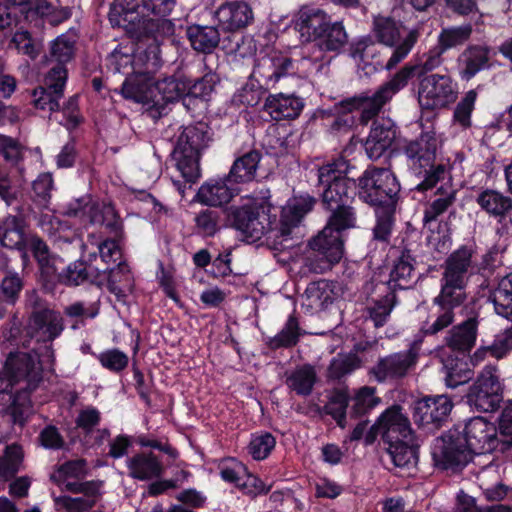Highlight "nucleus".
<instances>
[{"label": "nucleus", "mask_w": 512, "mask_h": 512, "mask_svg": "<svg viewBox=\"0 0 512 512\" xmlns=\"http://www.w3.org/2000/svg\"><path fill=\"white\" fill-rule=\"evenodd\" d=\"M347 164L343 159L328 163L318 169V184L323 187L322 202L332 211L326 226L310 242L314 251L326 261L315 272H323L337 263L344 253V232L356 225V214L350 205L355 190V182L346 176Z\"/></svg>", "instance_id": "f257e3e1"}, {"label": "nucleus", "mask_w": 512, "mask_h": 512, "mask_svg": "<svg viewBox=\"0 0 512 512\" xmlns=\"http://www.w3.org/2000/svg\"><path fill=\"white\" fill-rule=\"evenodd\" d=\"M474 268L472 250L465 246L448 256L443 265L440 293L433 299L438 311L431 323L422 324L420 331L423 335H436L454 322V309L466 299V286Z\"/></svg>", "instance_id": "f03ea898"}, {"label": "nucleus", "mask_w": 512, "mask_h": 512, "mask_svg": "<svg viewBox=\"0 0 512 512\" xmlns=\"http://www.w3.org/2000/svg\"><path fill=\"white\" fill-rule=\"evenodd\" d=\"M445 51L436 44L424 53L420 62L413 66H404L389 81L381 85L373 94L361 93L340 102L343 112L361 110V122L367 123L379 114L383 106L394 95L407 86L409 80L416 73L419 77L439 67L442 63V55Z\"/></svg>", "instance_id": "7ed1b4c3"}, {"label": "nucleus", "mask_w": 512, "mask_h": 512, "mask_svg": "<svg viewBox=\"0 0 512 512\" xmlns=\"http://www.w3.org/2000/svg\"><path fill=\"white\" fill-rule=\"evenodd\" d=\"M439 140L434 131L423 132L417 139L404 147L407 165L412 173L422 178L416 185L418 191L433 188L444 180L448 172L444 164H435Z\"/></svg>", "instance_id": "20e7f679"}, {"label": "nucleus", "mask_w": 512, "mask_h": 512, "mask_svg": "<svg viewBox=\"0 0 512 512\" xmlns=\"http://www.w3.org/2000/svg\"><path fill=\"white\" fill-rule=\"evenodd\" d=\"M27 303L33 309L27 325V332L37 342L45 343V351L40 353L44 363H54V351L52 341L56 339L64 329L63 317L55 310L42 307L40 298L34 292L27 296Z\"/></svg>", "instance_id": "39448f33"}, {"label": "nucleus", "mask_w": 512, "mask_h": 512, "mask_svg": "<svg viewBox=\"0 0 512 512\" xmlns=\"http://www.w3.org/2000/svg\"><path fill=\"white\" fill-rule=\"evenodd\" d=\"M225 215L228 226L252 241L260 240L276 223V214L265 204L232 205L225 210Z\"/></svg>", "instance_id": "423d86ee"}, {"label": "nucleus", "mask_w": 512, "mask_h": 512, "mask_svg": "<svg viewBox=\"0 0 512 512\" xmlns=\"http://www.w3.org/2000/svg\"><path fill=\"white\" fill-rule=\"evenodd\" d=\"M373 32L380 43L394 48L392 55L384 66L387 70L394 68L404 60L419 38L418 29L406 30L388 17H376Z\"/></svg>", "instance_id": "0eeeda50"}, {"label": "nucleus", "mask_w": 512, "mask_h": 512, "mask_svg": "<svg viewBox=\"0 0 512 512\" xmlns=\"http://www.w3.org/2000/svg\"><path fill=\"white\" fill-rule=\"evenodd\" d=\"M399 191V182L395 175L386 168L367 169L359 178V196L371 205L390 204Z\"/></svg>", "instance_id": "6e6552de"}, {"label": "nucleus", "mask_w": 512, "mask_h": 512, "mask_svg": "<svg viewBox=\"0 0 512 512\" xmlns=\"http://www.w3.org/2000/svg\"><path fill=\"white\" fill-rule=\"evenodd\" d=\"M456 98L457 85L449 75L435 73L419 80L417 99L422 109H442L454 103Z\"/></svg>", "instance_id": "1a4fd4ad"}, {"label": "nucleus", "mask_w": 512, "mask_h": 512, "mask_svg": "<svg viewBox=\"0 0 512 512\" xmlns=\"http://www.w3.org/2000/svg\"><path fill=\"white\" fill-rule=\"evenodd\" d=\"M145 56L147 61L143 63L144 68L126 78L122 84L121 94L124 98L137 103L159 105L152 74L160 66V57L156 48L153 49L151 57Z\"/></svg>", "instance_id": "9d476101"}, {"label": "nucleus", "mask_w": 512, "mask_h": 512, "mask_svg": "<svg viewBox=\"0 0 512 512\" xmlns=\"http://www.w3.org/2000/svg\"><path fill=\"white\" fill-rule=\"evenodd\" d=\"M145 0H115L109 12V21L113 27H119L140 40L145 31V22L149 18Z\"/></svg>", "instance_id": "9b49d317"}, {"label": "nucleus", "mask_w": 512, "mask_h": 512, "mask_svg": "<svg viewBox=\"0 0 512 512\" xmlns=\"http://www.w3.org/2000/svg\"><path fill=\"white\" fill-rule=\"evenodd\" d=\"M378 434H381L387 443L413 441L410 421L399 406H392L385 410L378 421L369 427L365 443L372 444Z\"/></svg>", "instance_id": "f8f14e48"}, {"label": "nucleus", "mask_w": 512, "mask_h": 512, "mask_svg": "<svg viewBox=\"0 0 512 512\" xmlns=\"http://www.w3.org/2000/svg\"><path fill=\"white\" fill-rule=\"evenodd\" d=\"M420 350L421 340H415L407 350L380 358L371 373L379 382L401 379L416 366Z\"/></svg>", "instance_id": "ddd939ff"}, {"label": "nucleus", "mask_w": 512, "mask_h": 512, "mask_svg": "<svg viewBox=\"0 0 512 512\" xmlns=\"http://www.w3.org/2000/svg\"><path fill=\"white\" fill-rule=\"evenodd\" d=\"M40 354L32 355L28 352L10 353L6 363L5 371L7 375L16 379V384L20 390L31 392L34 390L42 379V364L44 363Z\"/></svg>", "instance_id": "4468645a"}, {"label": "nucleus", "mask_w": 512, "mask_h": 512, "mask_svg": "<svg viewBox=\"0 0 512 512\" xmlns=\"http://www.w3.org/2000/svg\"><path fill=\"white\" fill-rule=\"evenodd\" d=\"M64 214L84 225L105 224L113 229L119 227L114 207L110 204H100L88 195L70 201L65 207Z\"/></svg>", "instance_id": "2eb2a0df"}, {"label": "nucleus", "mask_w": 512, "mask_h": 512, "mask_svg": "<svg viewBox=\"0 0 512 512\" xmlns=\"http://www.w3.org/2000/svg\"><path fill=\"white\" fill-rule=\"evenodd\" d=\"M432 456L445 469L461 468L471 459V453L458 428L449 430L435 440Z\"/></svg>", "instance_id": "dca6fc26"}, {"label": "nucleus", "mask_w": 512, "mask_h": 512, "mask_svg": "<svg viewBox=\"0 0 512 512\" xmlns=\"http://www.w3.org/2000/svg\"><path fill=\"white\" fill-rule=\"evenodd\" d=\"M460 432L471 455L491 453L497 449L501 451L496 426L482 417L471 418Z\"/></svg>", "instance_id": "f3484780"}, {"label": "nucleus", "mask_w": 512, "mask_h": 512, "mask_svg": "<svg viewBox=\"0 0 512 512\" xmlns=\"http://www.w3.org/2000/svg\"><path fill=\"white\" fill-rule=\"evenodd\" d=\"M453 407L446 395L427 396L415 402L414 422L429 431L437 429L448 418Z\"/></svg>", "instance_id": "a211bd4d"}, {"label": "nucleus", "mask_w": 512, "mask_h": 512, "mask_svg": "<svg viewBox=\"0 0 512 512\" xmlns=\"http://www.w3.org/2000/svg\"><path fill=\"white\" fill-rule=\"evenodd\" d=\"M66 80V68L61 65L52 67L45 77V87H38L32 92L34 107L49 112L58 111Z\"/></svg>", "instance_id": "6ab92c4d"}, {"label": "nucleus", "mask_w": 512, "mask_h": 512, "mask_svg": "<svg viewBox=\"0 0 512 512\" xmlns=\"http://www.w3.org/2000/svg\"><path fill=\"white\" fill-rule=\"evenodd\" d=\"M292 70V61L281 52L271 51L256 59L252 78L261 86L273 88L275 84Z\"/></svg>", "instance_id": "aec40b11"}, {"label": "nucleus", "mask_w": 512, "mask_h": 512, "mask_svg": "<svg viewBox=\"0 0 512 512\" xmlns=\"http://www.w3.org/2000/svg\"><path fill=\"white\" fill-rule=\"evenodd\" d=\"M330 16L323 9L303 5L296 14L295 28L304 41H316L328 27Z\"/></svg>", "instance_id": "412c9836"}, {"label": "nucleus", "mask_w": 512, "mask_h": 512, "mask_svg": "<svg viewBox=\"0 0 512 512\" xmlns=\"http://www.w3.org/2000/svg\"><path fill=\"white\" fill-rule=\"evenodd\" d=\"M224 31H238L247 27L254 19L253 11L242 1L222 3L213 13Z\"/></svg>", "instance_id": "4be33fe9"}, {"label": "nucleus", "mask_w": 512, "mask_h": 512, "mask_svg": "<svg viewBox=\"0 0 512 512\" xmlns=\"http://www.w3.org/2000/svg\"><path fill=\"white\" fill-rule=\"evenodd\" d=\"M157 46H151L148 51L139 52L133 55L132 47H117L107 58V66L114 73L125 75L135 74L144 68L143 63L147 61L145 55L152 56L153 49Z\"/></svg>", "instance_id": "5701e85b"}, {"label": "nucleus", "mask_w": 512, "mask_h": 512, "mask_svg": "<svg viewBox=\"0 0 512 512\" xmlns=\"http://www.w3.org/2000/svg\"><path fill=\"white\" fill-rule=\"evenodd\" d=\"M315 199L310 195L292 197L282 209L279 233L287 238L292 229L297 227L302 218L312 210Z\"/></svg>", "instance_id": "b1692460"}, {"label": "nucleus", "mask_w": 512, "mask_h": 512, "mask_svg": "<svg viewBox=\"0 0 512 512\" xmlns=\"http://www.w3.org/2000/svg\"><path fill=\"white\" fill-rule=\"evenodd\" d=\"M130 477L146 481L160 477L164 472L161 461L151 452H142L126 460Z\"/></svg>", "instance_id": "393cba45"}, {"label": "nucleus", "mask_w": 512, "mask_h": 512, "mask_svg": "<svg viewBox=\"0 0 512 512\" xmlns=\"http://www.w3.org/2000/svg\"><path fill=\"white\" fill-rule=\"evenodd\" d=\"M230 182L228 177L205 182L197 193L199 202L214 207L228 203L238 193L234 187L228 185Z\"/></svg>", "instance_id": "a878e982"}, {"label": "nucleus", "mask_w": 512, "mask_h": 512, "mask_svg": "<svg viewBox=\"0 0 512 512\" xmlns=\"http://www.w3.org/2000/svg\"><path fill=\"white\" fill-rule=\"evenodd\" d=\"M438 357L443 365L445 383L448 387L456 388L459 385L467 383L472 378L473 373L467 368V364L459 359L452 351L441 348L438 351Z\"/></svg>", "instance_id": "bb28decb"}, {"label": "nucleus", "mask_w": 512, "mask_h": 512, "mask_svg": "<svg viewBox=\"0 0 512 512\" xmlns=\"http://www.w3.org/2000/svg\"><path fill=\"white\" fill-rule=\"evenodd\" d=\"M303 107L301 98L283 93L268 96L264 105L266 112L275 120L296 118Z\"/></svg>", "instance_id": "cd10ccee"}, {"label": "nucleus", "mask_w": 512, "mask_h": 512, "mask_svg": "<svg viewBox=\"0 0 512 512\" xmlns=\"http://www.w3.org/2000/svg\"><path fill=\"white\" fill-rule=\"evenodd\" d=\"M490 49L484 45L468 46L459 57L460 75L470 80L478 72L489 67Z\"/></svg>", "instance_id": "c85d7f7f"}, {"label": "nucleus", "mask_w": 512, "mask_h": 512, "mask_svg": "<svg viewBox=\"0 0 512 512\" xmlns=\"http://www.w3.org/2000/svg\"><path fill=\"white\" fill-rule=\"evenodd\" d=\"M7 375L5 368L0 372V405L6 406L14 415L18 409L28 407L30 403L29 392L20 390L16 379Z\"/></svg>", "instance_id": "c756f323"}, {"label": "nucleus", "mask_w": 512, "mask_h": 512, "mask_svg": "<svg viewBox=\"0 0 512 512\" xmlns=\"http://www.w3.org/2000/svg\"><path fill=\"white\" fill-rule=\"evenodd\" d=\"M478 322L475 318H469L460 325L454 326L446 336L447 351H469L474 345L477 336Z\"/></svg>", "instance_id": "7c9ffc66"}, {"label": "nucleus", "mask_w": 512, "mask_h": 512, "mask_svg": "<svg viewBox=\"0 0 512 512\" xmlns=\"http://www.w3.org/2000/svg\"><path fill=\"white\" fill-rule=\"evenodd\" d=\"M333 299L334 293L328 281L312 282L302 295V306L310 313H314L324 309Z\"/></svg>", "instance_id": "2f4dec72"}, {"label": "nucleus", "mask_w": 512, "mask_h": 512, "mask_svg": "<svg viewBox=\"0 0 512 512\" xmlns=\"http://www.w3.org/2000/svg\"><path fill=\"white\" fill-rule=\"evenodd\" d=\"M395 130L381 124H374L364 144L366 154L371 160L379 159L392 145Z\"/></svg>", "instance_id": "473e14b6"}, {"label": "nucleus", "mask_w": 512, "mask_h": 512, "mask_svg": "<svg viewBox=\"0 0 512 512\" xmlns=\"http://www.w3.org/2000/svg\"><path fill=\"white\" fill-rule=\"evenodd\" d=\"M0 242L10 249H20L26 242L23 218L9 215L0 224Z\"/></svg>", "instance_id": "72a5a7b5"}, {"label": "nucleus", "mask_w": 512, "mask_h": 512, "mask_svg": "<svg viewBox=\"0 0 512 512\" xmlns=\"http://www.w3.org/2000/svg\"><path fill=\"white\" fill-rule=\"evenodd\" d=\"M103 271L97 275V284H102L107 280V286L111 293L115 294L118 299L125 297V291L131 288V275L126 264L118 263L117 267Z\"/></svg>", "instance_id": "f704fd0d"}, {"label": "nucleus", "mask_w": 512, "mask_h": 512, "mask_svg": "<svg viewBox=\"0 0 512 512\" xmlns=\"http://www.w3.org/2000/svg\"><path fill=\"white\" fill-rule=\"evenodd\" d=\"M477 204L490 216L503 217L512 209V199L503 193L486 189L476 198Z\"/></svg>", "instance_id": "c9c22d12"}, {"label": "nucleus", "mask_w": 512, "mask_h": 512, "mask_svg": "<svg viewBox=\"0 0 512 512\" xmlns=\"http://www.w3.org/2000/svg\"><path fill=\"white\" fill-rule=\"evenodd\" d=\"M496 314L512 321V273L503 277L490 295Z\"/></svg>", "instance_id": "e433bc0d"}, {"label": "nucleus", "mask_w": 512, "mask_h": 512, "mask_svg": "<svg viewBox=\"0 0 512 512\" xmlns=\"http://www.w3.org/2000/svg\"><path fill=\"white\" fill-rule=\"evenodd\" d=\"M187 36L192 47L203 53L211 52L220 41L219 32L213 26H190L187 29Z\"/></svg>", "instance_id": "4c0bfd02"}, {"label": "nucleus", "mask_w": 512, "mask_h": 512, "mask_svg": "<svg viewBox=\"0 0 512 512\" xmlns=\"http://www.w3.org/2000/svg\"><path fill=\"white\" fill-rule=\"evenodd\" d=\"M260 161V154L250 151L234 161L229 172L228 180L234 183H246L252 181Z\"/></svg>", "instance_id": "58836bf2"}, {"label": "nucleus", "mask_w": 512, "mask_h": 512, "mask_svg": "<svg viewBox=\"0 0 512 512\" xmlns=\"http://www.w3.org/2000/svg\"><path fill=\"white\" fill-rule=\"evenodd\" d=\"M317 379L315 368L310 364L297 367L286 378L287 386L296 394L301 396L309 395Z\"/></svg>", "instance_id": "ea45409f"}, {"label": "nucleus", "mask_w": 512, "mask_h": 512, "mask_svg": "<svg viewBox=\"0 0 512 512\" xmlns=\"http://www.w3.org/2000/svg\"><path fill=\"white\" fill-rule=\"evenodd\" d=\"M188 80L184 78H165L154 82L155 93L159 102H173L187 96Z\"/></svg>", "instance_id": "a19ab883"}, {"label": "nucleus", "mask_w": 512, "mask_h": 512, "mask_svg": "<svg viewBox=\"0 0 512 512\" xmlns=\"http://www.w3.org/2000/svg\"><path fill=\"white\" fill-rule=\"evenodd\" d=\"M328 27L325 28V32L317 38L318 46L324 51H340L348 42L347 32L342 22L329 21Z\"/></svg>", "instance_id": "79ce46f5"}, {"label": "nucleus", "mask_w": 512, "mask_h": 512, "mask_svg": "<svg viewBox=\"0 0 512 512\" xmlns=\"http://www.w3.org/2000/svg\"><path fill=\"white\" fill-rule=\"evenodd\" d=\"M199 157L200 153L192 150L183 151L175 148L173 150L177 170L188 182H195L200 177Z\"/></svg>", "instance_id": "37998d69"}, {"label": "nucleus", "mask_w": 512, "mask_h": 512, "mask_svg": "<svg viewBox=\"0 0 512 512\" xmlns=\"http://www.w3.org/2000/svg\"><path fill=\"white\" fill-rule=\"evenodd\" d=\"M413 441L390 442L387 449L391 462L399 468H410L417 463V451Z\"/></svg>", "instance_id": "c03bdc74"}, {"label": "nucleus", "mask_w": 512, "mask_h": 512, "mask_svg": "<svg viewBox=\"0 0 512 512\" xmlns=\"http://www.w3.org/2000/svg\"><path fill=\"white\" fill-rule=\"evenodd\" d=\"M437 198L428 204L424 211L423 221L429 223L435 221L440 215L453 205L456 199V191L452 187H440L436 191Z\"/></svg>", "instance_id": "a18cd8bd"}, {"label": "nucleus", "mask_w": 512, "mask_h": 512, "mask_svg": "<svg viewBox=\"0 0 512 512\" xmlns=\"http://www.w3.org/2000/svg\"><path fill=\"white\" fill-rule=\"evenodd\" d=\"M502 401V394L481 389L473 385L468 395V403L479 412H494Z\"/></svg>", "instance_id": "49530a36"}, {"label": "nucleus", "mask_w": 512, "mask_h": 512, "mask_svg": "<svg viewBox=\"0 0 512 512\" xmlns=\"http://www.w3.org/2000/svg\"><path fill=\"white\" fill-rule=\"evenodd\" d=\"M207 135L201 126H187L178 136L175 149L200 153L206 146Z\"/></svg>", "instance_id": "de8ad7c7"}, {"label": "nucleus", "mask_w": 512, "mask_h": 512, "mask_svg": "<svg viewBox=\"0 0 512 512\" xmlns=\"http://www.w3.org/2000/svg\"><path fill=\"white\" fill-rule=\"evenodd\" d=\"M93 268L87 267L82 261H75L69 264L60 274L61 283L68 286H78L87 280L97 283V276L93 277Z\"/></svg>", "instance_id": "09e8293b"}, {"label": "nucleus", "mask_w": 512, "mask_h": 512, "mask_svg": "<svg viewBox=\"0 0 512 512\" xmlns=\"http://www.w3.org/2000/svg\"><path fill=\"white\" fill-rule=\"evenodd\" d=\"M360 367V360L355 354H338L327 369V377L340 380Z\"/></svg>", "instance_id": "8fccbe9b"}, {"label": "nucleus", "mask_w": 512, "mask_h": 512, "mask_svg": "<svg viewBox=\"0 0 512 512\" xmlns=\"http://www.w3.org/2000/svg\"><path fill=\"white\" fill-rule=\"evenodd\" d=\"M23 461L22 448L17 444L6 447L0 457V479L7 481L11 479L20 469Z\"/></svg>", "instance_id": "3c124183"}, {"label": "nucleus", "mask_w": 512, "mask_h": 512, "mask_svg": "<svg viewBox=\"0 0 512 512\" xmlns=\"http://www.w3.org/2000/svg\"><path fill=\"white\" fill-rule=\"evenodd\" d=\"M471 25H461L455 27L443 28L438 35L437 44L446 52L464 44L471 36Z\"/></svg>", "instance_id": "603ef678"}, {"label": "nucleus", "mask_w": 512, "mask_h": 512, "mask_svg": "<svg viewBox=\"0 0 512 512\" xmlns=\"http://www.w3.org/2000/svg\"><path fill=\"white\" fill-rule=\"evenodd\" d=\"M276 439L269 432H260L252 435L248 444V453L254 460L266 459L275 448Z\"/></svg>", "instance_id": "864d4df0"}, {"label": "nucleus", "mask_w": 512, "mask_h": 512, "mask_svg": "<svg viewBox=\"0 0 512 512\" xmlns=\"http://www.w3.org/2000/svg\"><path fill=\"white\" fill-rule=\"evenodd\" d=\"M413 278V265L409 257L403 255L394 265L390 273L389 283L394 288L406 289L411 286Z\"/></svg>", "instance_id": "5fc2aeb1"}, {"label": "nucleus", "mask_w": 512, "mask_h": 512, "mask_svg": "<svg viewBox=\"0 0 512 512\" xmlns=\"http://www.w3.org/2000/svg\"><path fill=\"white\" fill-rule=\"evenodd\" d=\"M99 495H82L79 497L59 496L54 498L56 508L64 512H86L92 508Z\"/></svg>", "instance_id": "6e6d98bb"}, {"label": "nucleus", "mask_w": 512, "mask_h": 512, "mask_svg": "<svg viewBox=\"0 0 512 512\" xmlns=\"http://www.w3.org/2000/svg\"><path fill=\"white\" fill-rule=\"evenodd\" d=\"M75 39L70 35H60L51 43L50 56L57 62L55 66L64 64L71 60L74 54Z\"/></svg>", "instance_id": "4d7b16f0"}, {"label": "nucleus", "mask_w": 512, "mask_h": 512, "mask_svg": "<svg viewBox=\"0 0 512 512\" xmlns=\"http://www.w3.org/2000/svg\"><path fill=\"white\" fill-rule=\"evenodd\" d=\"M396 303V295L393 292L387 293L369 309L370 318L375 327L383 326Z\"/></svg>", "instance_id": "13d9d810"}, {"label": "nucleus", "mask_w": 512, "mask_h": 512, "mask_svg": "<svg viewBox=\"0 0 512 512\" xmlns=\"http://www.w3.org/2000/svg\"><path fill=\"white\" fill-rule=\"evenodd\" d=\"M144 26L146 29L143 31V38L152 36L154 41L171 36L174 33V24L165 17H149Z\"/></svg>", "instance_id": "bf43d9fd"}, {"label": "nucleus", "mask_w": 512, "mask_h": 512, "mask_svg": "<svg viewBox=\"0 0 512 512\" xmlns=\"http://www.w3.org/2000/svg\"><path fill=\"white\" fill-rule=\"evenodd\" d=\"M34 10L41 17L47 18L52 24L62 22L70 16V11L67 8L60 7L49 0H36Z\"/></svg>", "instance_id": "052dcab7"}, {"label": "nucleus", "mask_w": 512, "mask_h": 512, "mask_svg": "<svg viewBox=\"0 0 512 512\" xmlns=\"http://www.w3.org/2000/svg\"><path fill=\"white\" fill-rule=\"evenodd\" d=\"M299 323L294 316H290L282 330L273 338L272 345L278 347H290L298 342Z\"/></svg>", "instance_id": "680f3d73"}, {"label": "nucleus", "mask_w": 512, "mask_h": 512, "mask_svg": "<svg viewBox=\"0 0 512 512\" xmlns=\"http://www.w3.org/2000/svg\"><path fill=\"white\" fill-rule=\"evenodd\" d=\"M22 287L23 283L18 274L7 271L1 282V299L10 305H14Z\"/></svg>", "instance_id": "e2e57ef3"}, {"label": "nucleus", "mask_w": 512, "mask_h": 512, "mask_svg": "<svg viewBox=\"0 0 512 512\" xmlns=\"http://www.w3.org/2000/svg\"><path fill=\"white\" fill-rule=\"evenodd\" d=\"M476 386L495 393H503V384L496 366L486 365L479 374Z\"/></svg>", "instance_id": "0e129e2a"}, {"label": "nucleus", "mask_w": 512, "mask_h": 512, "mask_svg": "<svg viewBox=\"0 0 512 512\" xmlns=\"http://www.w3.org/2000/svg\"><path fill=\"white\" fill-rule=\"evenodd\" d=\"M98 360L104 368L112 372L124 370L129 363L127 354L118 349H109L100 353Z\"/></svg>", "instance_id": "69168bd1"}, {"label": "nucleus", "mask_w": 512, "mask_h": 512, "mask_svg": "<svg viewBox=\"0 0 512 512\" xmlns=\"http://www.w3.org/2000/svg\"><path fill=\"white\" fill-rule=\"evenodd\" d=\"M477 98V93L474 90L468 91L464 98L457 104L454 111V119L463 127H469L471 124V113L474 109V104Z\"/></svg>", "instance_id": "338daca9"}, {"label": "nucleus", "mask_w": 512, "mask_h": 512, "mask_svg": "<svg viewBox=\"0 0 512 512\" xmlns=\"http://www.w3.org/2000/svg\"><path fill=\"white\" fill-rule=\"evenodd\" d=\"M499 429L501 433V451L512 447V400L506 402L500 419Z\"/></svg>", "instance_id": "774afa93"}]
</instances>
